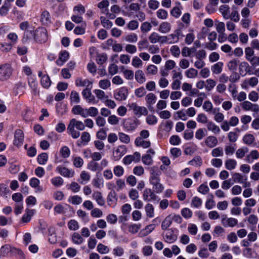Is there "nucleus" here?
I'll list each match as a JSON object with an SVG mask.
<instances>
[{
	"label": "nucleus",
	"instance_id": "nucleus-55",
	"mask_svg": "<svg viewBox=\"0 0 259 259\" xmlns=\"http://www.w3.org/2000/svg\"><path fill=\"white\" fill-rule=\"evenodd\" d=\"M132 65L135 68L141 67L143 65V62L138 56H135L132 61Z\"/></svg>",
	"mask_w": 259,
	"mask_h": 259
},
{
	"label": "nucleus",
	"instance_id": "nucleus-17",
	"mask_svg": "<svg viewBox=\"0 0 259 259\" xmlns=\"http://www.w3.org/2000/svg\"><path fill=\"white\" fill-rule=\"evenodd\" d=\"M57 169L62 176L65 177L71 178L74 175V171L69 169L65 167H58Z\"/></svg>",
	"mask_w": 259,
	"mask_h": 259
},
{
	"label": "nucleus",
	"instance_id": "nucleus-32",
	"mask_svg": "<svg viewBox=\"0 0 259 259\" xmlns=\"http://www.w3.org/2000/svg\"><path fill=\"white\" fill-rule=\"evenodd\" d=\"M149 171L150 174V179L160 178L159 176L161 174V172L158 170V168L157 166H152L150 167Z\"/></svg>",
	"mask_w": 259,
	"mask_h": 259
},
{
	"label": "nucleus",
	"instance_id": "nucleus-23",
	"mask_svg": "<svg viewBox=\"0 0 259 259\" xmlns=\"http://www.w3.org/2000/svg\"><path fill=\"white\" fill-rule=\"evenodd\" d=\"M40 21L43 25H48L51 23V18L50 13L47 11L42 12L41 15Z\"/></svg>",
	"mask_w": 259,
	"mask_h": 259
},
{
	"label": "nucleus",
	"instance_id": "nucleus-28",
	"mask_svg": "<svg viewBox=\"0 0 259 259\" xmlns=\"http://www.w3.org/2000/svg\"><path fill=\"white\" fill-rule=\"evenodd\" d=\"M259 158V153L256 150L251 151L250 154L246 156V160L248 163L252 162L253 160L257 159Z\"/></svg>",
	"mask_w": 259,
	"mask_h": 259
},
{
	"label": "nucleus",
	"instance_id": "nucleus-43",
	"mask_svg": "<svg viewBox=\"0 0 259 259\" xmlns=\"http://www.w3.org/2000/svg\"><path fill=\"white\" fill-rule=\"evenodd\" d=\"M211 154L212 156L214 157L223 156L224 155L223 148L221 147H218L213 149L211 151Z\"/></svg>",
	"mask_w": 259,
	"mask_h": 259
},
{
	"label": "nucleus",
	"instance_id": "nucleus-41",
	"mask_svg": "<svg viewBox=\"0 0 259 259\" xmlns=\"http://www.w3.org/2000/svg\"><path fill=\"white\" fill-rule=\"evenodd\" d=\"M236 165L237 162L233 159H228L225 162V167L229 170L234 169Z\"/></svg>",
	"mask_w": 259,
	"mask_h": 259
},
{
	"label": "nucleus",
	"instance_id": "nucleus-49",
	"mask_svg": "<svg viewBox=\"0 0 259 259\" xmlns=\"http://www.w3.org/2000/svg\"><path fill=\"white\" fill-rule=\"evenodd\" d=\"M239 63V61L236 59L230 60L227 65L228 69L231 71L236 70Z\"/></svg>",
	"mask_w": 259,
	"mask_h": 259
},
{
	"label": "nucleus",
	"instance_id": "nucleus-15",
	"mask_svg": "<svg viewBox=\"0 0 259 259\" xmlns=\"http://www.w3.org/2000/svg\"><path fill=\"white\" fill-rule=\"evenodd\" d=\"M33 40H35V31L26 30L24 33L22 41L24 43H28Z\"/></svg>",
	"mask_w": 259,
	"mask_h": 259
},
{
	"label": "nucleus",
	"instance_id": "nucleus-40",
	"mask_svg": "<svg viewBox=\"0 0 259 259\" xmlns=\"http://www.w3.org/2000/svg\"><path fill=\"white\" fill-rule=\"evenodd\" d=\"M218 110L219 109L214 108L212 113L214 115V119L215 121L221 122L224 120V115L223 113L218 112Z\"/></svg>",
	"mask_w": 259,
	"mask_h": 259
},
{
	"label": "nucleus",
	"instance_id": "nucleus-5",
	"mask_svg": "<svg viewBox=\"0 0 259 259\" xmlns=\"http://www.w3.org/2000/svg\"><path fill=\"white\" fill-rule=\"evenodd\" d=\"M127 152V149L124 145L117 147L113 151L112 158L115 161L119 160Z\"/></svg>",
	"mask_w": 259,
	"mask_h": 259
},
{
	"label": "nucleus",
	"instance_id": "nucleus-12",
	"mask_svg": "<svg viewBox=\"0 0 259 259\" xmlns=\"http://www.w3.org/2000/svg\"><path fill=\"white\" fill-rule=\"evenodd\" d=\"M128 95V90L126 88L123 87L120 89L119 91L114 94V98L118 101H122L126 99Z\"/></svg>",
	"mask_w": 259,
	"mask_h": 259
},
{
	"label": "nucleus",
	"instance_id": "nucleus-3",
	"mask_svg": "<svg viewBox=\"0 0 259 259\" xmlns=\"http://www.w3.org/2000/svg\"><path fill=\"white\" fill-rule=\"evenodd\" d=\"M12 73L11 66L9 64H5L0 65V80L5 81L8 80Z\"/></svg>",
	"mask_w": 259,
	"mask_h": 259
},
{
	"label": "nucleus",
	"instance_id": "nucleus-16",
	"mask_svg": "<svg viewBox=\"0 0 259 259\" xmlns=\"http://www.w3.org/2000/svg\"><path fill=\"white\" fill-rule=\"evenodd\" d=\"M221 222L223 226L225 227H233L236 226L238 223L237 219L233 218H222Z\"/></svg>",
	"mask_w": 259,
	"mask_h": 259
},
{
	"label": "nucleus",
	"instance_id": "nucleus-51",
	"mask_svg": "<svg viewBox=\"0 0 259 259\" xmlns=\"http://www.w3.org/2000/svg\"><path fill=\"white\" fill-rule=\"evenodd\" d=\"M216 81L212 79H207L206 80L205 89L207 91H211L216 85Z\"/></svg>",
	"mask_w": 259,
	"mask_h": 259
},
{
	"label": "nucleus",
	"instance_id": "nucleus-14",
	"mask_svg": "<svg viewBox=\"0 0 259 259\" xmlns=\"http://www.w3.org/2000/svg\"><path fill=\"white\" fill-rule=\"evenodd\" d=\"M77 87H85V88H92L93 82L88 79H83L81 78H77L75 81Z\"/></svg>",
	"mask_w": 259,
	"mask_h": 259
},
{
	"label": "nucleus",
	"instance_id": "nucleus-62",
	"mask_svg": "<svg viewBox=\"0 0 259 259\" xmlns=\"http://www.w3.org/2000/svg\"><path fill=\"white\" fill-rule=\"evenodd\" d=\"M135 94L137 97L142 98L146 95V91L143 87H142L135 90Z\"/></svg>",
	"mask_w": 259,
	"mask_h": 259
},
{
	"label": "nucleus",
	"instance_id": "nucleus-13",
	"mask_svg": "<svg viewBox=\"0 0 259 259\" xmlns=\"http://www.w3.org/2000/svg\"><path fill=\"white\" fill-rule=\"evenodd\" d=\"M72 112L75 115H80L83 118L87 117V109L82 108L80 105H77L72 108Z\"/></svg>",
	"mask_w": 259,
	"mask_h": 259
},
{
	"label": "nucleus",
	"instance_id": "nucleus-47",
	"mask_svg": "<svg viewBox=\"0 0 259 259\" xmlns=\"http://www.w3.org/2000/svg\"><path fill=\"white\" fill-rule=\"evenodd\" d=\"M72 240L76 244H80L83 241V238L77 233H74L72 236Z\"/></svg>",
	"mask_w": 259,
	"mask_h": 259
},
{
	"label": "nucleus",
	"instance_id": "nucleus-29",
	"mask_svg": "<svg viewBox=\"0 0 259 259\" xmlns=\"http://www.w3.org/2000/svg\"><path fill=\"white\" fill-rule=\"evenodd\" d=\"M135 79L140 83H144L146 78L143 71L142 70H137L135 72Z\"/></svg>",
	"mask_w": 259,
	"mask_h": 259
},
{
	"label": "nucleus",
	"instance_id": "nucleus-18",
	"mask_svg": "<svg viewBox=\"0 0 259 259\" xmlns=\"http://www.w3.org/2000/svg\"><path fill=\"white\" fill-rule=\"evenodd\" d=\"M205 144L207 147L212 148L218 145V140L215 137L210 136L206 138Z\"/></svg>",
	"mask_w": 259,
	"mask_h": 259
},
{
	"label": "nucleus",
	"instance_id": "nucleus-36",
	"mask_svg": "<svg viewBox=\"0 0 259 259\" xmlns=\"http://www.w3.org/2000/svg\"><path fill=\"white\" fill-rule=\"evenodd\" d=\"M145 211L147 217L153 218L154 216V208L153 206L150 203H148L145 207Z\"/></svg>",
	"mask_w": 259,
	"mask_h": 259
},
{
	"label": "nucleus",
	"instance_id": "nucleus-10",
	"mask_svg": "<svg viewBox=\"0 0 259 259\" xmlns=\"http://www.w3.org/2000/svg\"><path fill=\"white\" fill-rule=\"evenodd\" d=\"M143 197L144 200L150 201L156 200L157 196L155 194L153 190L147 188L143 192Z\"/></svg>",
	"mask_w": 259,
	"mask_h": 259
},
{
	"label": "nucleus",
	"instance_id": "nucleus-25",
	"mask_svg": "<svg viewBox=\"0 0 259 259\" xmlns=\"http://www.w3.org/2000/svg\"><path fill=\"white\" fill-rule=\"evenodd\" d=\"M90 179L91 176L90 174L83 170L81 171L80 175V179L78 181L80 184L84 185L90 181Z\"/></svg>",
	"mask_w": 259,
	"mask_h": 259
},
{
	"label": "nucleus",
	"instance_id": "nucleus-46",
	"mask_svg": "<svg viewBox=\"0 0 259 259\" xmlns=\"http://www.w3.org/2000/svg\"><path fill=\"white\" fill-rule=\"evenodd\" d=\"M82 198L78 195H74L68 198V201L73 205H78L82 202Z\"/></svg>",
	"mask_w": 259,
	"mask_h": 259
},
{
	"label": "nucleus",
	"instance_id": "nucleus-34",
	"mask_svg": "<svg viewBox=\"0 0 259 259\" xmlns=\"http://www.w3.org/2000/svg\"><path fill=\"white\" fill-rule=\"evenodd\" d=\"M40 82L44 88L48 89L51 85V81L48 75L45 74L42 76Z\"/></svg>",
	"mask_w": 259,
	"mask_h": 259
},
{
	"label": "nucleus",
	"instance_id": "nucleus-48",
	"mask_svg": "<svg viewBox=\"0 0 259 259\" xmlns=\"http://www.w3.org/2000/svg\"><path fill=\"white\" fill-rule=\"evenodd\" d=\"M118 138L121 142L128 144L130 142V137L128 135L122 133H118Z\"/></svg>",
	"mask_w": 259,
	"mask_h": 259
},
{
	"label": "nucleus",
	"instance_id": "nucleus-44",
	"mask_svg": "<svg viewBox=\"0 0 259 259\" xmlns=\"http://www.w3.org/2000/svg\"><path fill=\"white\" fill-rule=\"evenodd\" d=\"M186 76L189 78H194L198 75V71L193 68H189L185 72Z\"/></svg>",
	"mask_w": 259,
	"mask_h": 259
},
{
	"label": "nucleus",
	"instance_id": "nucleus-61",
	"mask_svg": "<svg viewBox=\"0 0 259 259\" xmlns=\"http://www.w3.org/2000/svg\"><path fill=\"white\" fill-rule=\"evenodd\" d=\"M232 21H233L235 22H237L239 21V15L238 11L234 9L233 8L232 11L231 13H230V18Z\"/></svg>",
	"mask_w": 259,
	"mask_h": 259
},
{
	"label": "nucleus",
	"instance_id": "nucleus-19",
	"mask_svg": "<svg viewBox=\"0 0 259 259\" xmlns=\"http://www.w3.org/2000/svg\"><path fill=\"white\" fill-rule=\"evenodd\" d=\"M92 197L99 206H103L105 203V200L102 196V194L100 191H95L93 193Z\"/></svg>",
	"mask_w": 259,
	"mask_h": 259
},
{
	"label": "nucleus",
	"instance_id": "nucleus-63",
	"mask_svg": "<svg viewBox=\"0 0 259 259\" xmlns=\"http://www.w3.org/2000/svg\"><path fill=\"white\" fill-rule=\"evenodd\" d=\"M245 59L248 61L249 60L251 57L254 56V52L253 50L250 47H247L245 49Z\"/></svg>",
	"mask_w": 259,
	"mask_h": 259
},
{
	"label": "nucleus",
	"instance_id": "nucleus-45",
	"mask_svg": "<svg viewBox=\"0 0 259 259\" xmlns=\"http://www.w3.org/2000/svg\"><path fill=\"white\" fill-rule=\"evenodd\" d=\"M195 49L193 48H189L185 47L182 49V55L183 57L190 56L191 54L195 53Z\"/></svg>",
	"mask_w": 259,
	"mask_h": 259
},
{
	"label": "nucleus",
	"instance_id": "nucleus-27",
	"mask_svg": "<svg viewBox=\"0 0 259 259\" xmlns=\"http://www.w3.org/2000/svg\"><path fill=\"white\" fill-rule=\"evenodd\" d=\"M69 57V53L67 51L61 52L60 53L59 59L56 61V63L60 66L67 61Z\"/></svg>",
	"mask_w": 259,
	"mask_h": 259
},
{
	"label": "nucleus",
	"instance_id": "nucleus-7",
	"mask_svg": "<svg viewBox=\"0 0 259 259\" xmlns=\"http://www.w3.org/2000/svg\"><path fill=\"white\" fill-rule=\"evenodd\" d=\"M149 182L151 185L152 186L153 191L155 193L159 194L163 192L164 190V186L160 183V178L155 179H149Z\"/></svg>",
	"mask_w": 259,
	"mask_h": 259
},
{
	"label": "nucleus",
	"instance_id": "nucleus-26",
	"mask_svg": "<svg viewBox=\"0 0 259 259\" xmlns=\"http://www.w3.org/2000/svg\"><path fill=\"white\" fill-rule=\"evenodd\" d=\"M171 30V25L167 22L161 23L159 27L158 31L162 33H167Z\"/></svg>",
	"mask_w": 259,
	"mask_h": 259
},
{
	"label": "nucleus",
	"instance_id": "nucleus-59",
	"mask_svg": "<svg viewBox=\"0 0 259 259\" xmlns=\"http://www.w3.org/2000/svg\"><path fill=\"white\" fill-rule=\"evenodd\" d=\"M203 109L206 112L212 113L214 109L213 105L209 101H205L203 105Z\"/></svg>",
	"mask_w": 259,
	"mask_h": 259
},
{
	"label": "nucleus",
	"instance_id": "nucleus-53",
	"mask_svg": "<svg viewBox=\"0 0 259 259\" xmlns=\"http://www.w3.org/2000/svg\"><path fill=\"white\" fill-rule=\"evenodd\" d=\"M10 7V3L9 2H5L4 5L0 8V14L3 16L7 15Z\"/></svg>",
	"mask_w": 259,
	"mask_h": 259
},
{
	"label": "nucleus",
	"instance_id": "nucleus-8",
	"mask_svg": "<svg viewBox=\"0 0 259 259\" xmlns=\"http://www.w3.org/2000/svg\"><path fill=\"white\" fill-rule=\"evenodd\" d=\"M241 106L245 111H251L257 113L259 111V106L257 104H252L248 101L243 102L241 104Z\"/></svg>",
	"mask_w": 259,
	"mask_h": 259
},
{
	"label": "nucleus",
	"instance_id": "nucleus-54",
	"mask_svg": "<svg viewBox=\"0 0 259 259\" xmlns=\"http://www.w3.org/2000/svg\"><path fill=\"white\" fill-rule=\"evenodd\" d=\"M189 31L190 32L186 35V38L185 39V42L187 45L191 44L195 37L193 30H190Z\"/></svg>",
	"mask_w": 259,
	"mask_h": 259
},
{
	"label": "nucleus",
	"instance_id": "nucleus-38",
	"mask_svg": "<svg viewBox=\"0 0 259 259\" xmlns=\"http://www.w3.org/2000/svg\"><path fill=\"white\" fill-rule=\"evenodd\" d=\"M12 248L8 244L2 246L0 249V258L6 256L10 251H11Z\"/></svg>",
	"mask_w": 259,
	"mask_h": 259
},
{
	"label": "nucleus",
	"instance_id": "nucleus-24",
	"mask_svg": "<svg viewBox=\"0 0 259 259\" xmlns=\"http://www.w3.org/2000/svg\"><path fill=\"white\" fill-rule=\"evenodd\" d=\"M135 144L137 146H141L144 148H148L151 145L149 141H146L142 138H137L135 141Z\"/></svg>",
	"mask_w": 259,
	"mask_h": 259
},
{
	"label": "nucleus",
	"instance_id": "nucleus-6",
	"mask_svg": "<svg viewBox=\"0 0 259 259\" xmlns=\"http://www.w3.org/2000/svg\"><path fill=\"white\" fill-rule=\"evenodd\" d=\"M162 235L164 241L168 243H174L178 238L177 235L175 233V230L172 229L164 231Z\"/></svg>",
	"mask_w": 259,
	"mask_h": 259
},
{
	"label": "nucleus",
	"instance_id": "nucleus-1",
	"mask_svg": "<svg viewBox=\"0 0 259 259\" xmlns=\"http://www.w3.org/2000/svg\"><path fill=\"white\" fill-rule=\"evenodd\" d=\"M94 124L93 120L90 118L85 119L84 123L81 121L72 118L70 120L67 126V132L73 139H77L80 137V133L75 128L79 131H83L85 126L92 128L94 127Z\"/></svg>",
	"mask_w": 259,
	"mask_h": 259
},
{
	"label": "nucleus",
	"instance_id": "nucleus-50",
	"mask_svg": "<svg viewBox=\"0 0 259 259\" xmlns=\"http://www.w3.org/2000/svg\"><path fill=\"white\" fill-rule=\"evenodd\" d=\"M33 210H30V209H27L26 210V213H25L22 218V222L23 223H28L29 222L30 220H31V216L33 214Z\"/></svg>",
	"mask_w": 259,
	"mask_h": 259
},
{
	"label": "nucleus",
	"instance_id": "nucleus-58",
	"mask_svg": "<svg viewBox=\"0 0 259 259\" xmlns=\"http://www.w3.org/2000/svg\"><path fill=\"white\" fill-rule=\"evenodd\" d=\"M111 85V83L109 80L105 79L101 80L99 82V86L100 88L103 90H106L109 88Z\"/></svg>",
	"mask_w": 259,
	"mask_h": 259
},
{
	"label": "nucleus",
	"instance_id": "nucleus-2",
	"mask_svg": "<svg viewBox=\"0 0 259 259\" xmlns=\"http://www.w3.org/2000/svg\"><path fill=\"white\" fill-rule=\"evenodd\" d=\"M48 38V32L45 27L37 28L35 31V41L38 43H45Z\"/></svg>",
	"mask_w": 259,
	"mask_h": 259
},
{
	"label": "nucleus",
	"instance_id": "nucleus-42",
	"mask_svg": "<svg viewBox=\"0 0 259 259\" xmlns=\"http://www.w3.org/2000/svg\"><path fill=\"white\" fill-rule=\"evenodd\" d=\"M255 141V138L252 134H246L243 138V142L248 145H250Z\"/></svg>",
	"mask_w": 259,
	"mask_h": 259
},
{
	"label": "nucleus",
	"instance_id": "nucleus-56",
	"mask_svg": "<svg viewBox=\"0 0 259 259\" xmlns=\"http://www.w3.org/2000/svg\"><path fill=\"white\" fill-rule=\"evenodd\" d=\"M48 159V154L46 153H42L37 157V161L39 164L44 165L46 164Z\"/></svg>",
	"mask_w": 259,
	"mask_h": 259
},
{
	"label": "nucleus",
	"instance_id": "nucleus-52",
	"mask_svg": "<svg viewBox=\"0 0 259 259\" xmlns=\"http://www.w3.org/2000/svg\"><path fill=\"white\" fill-rule=\"evenodd\" d=\"M248 151L246 147L241 148L238 149L236 152V155L237 158L241 159L244 157L246 153Z\"/></svg>",
	"mask_w": 259,
	"mask_h": 259
},
{
	"label": "nucleus",
	"instance_id": "nucleus-31",
	"mask_svg": "<svg viewBox=\"0 0 259 259\" xmlns=\"http://www.w3.org/2000/svg\"><path fill=\"white\" fill-rule=\"evenodd\" d=\"M223 63L221 62H219L214 64L211 67V71L213 74H220L223 69Z\"/></svg>",
	"mask_w": 259,
	"mask_h": 259
},
{
	"label": "nucleus",
	"instance_id": "nucleus-64",
	"mask_svg": "<svg viewBox=\"0 0 259 259\" xmlns=\"http://www.w3.org/2000/svg\"><path fill=\"white\" fill-rule=\"evenodd\" d=\"M206 131L204 128H199L195 133V137L197 139L200 140L206 136Z\"/></svg>",
	"mask_w": 259,
	"mask_h": 259
},
{
	"label": "nucleus",
	"instance_id": "nucleus-33",
	"mask_svg": "<svg viewBox=\"0 0 259 259\" xmlns=\"http://www.w3.org/2000/svg\"><path fill=\"white\" fill-rule=\"evenodd\" d=\"M206 126L208 130L211 131L214 134H218L221 131L219 126L215 124L212 121L208 122Z\"/></svg>",
	"mask_w": 259,
	"mask_h": 259
},
{
	"label": "nucleus",
	"instance_id": "nucleus-20",
	"mask_svg": "<svg viewBox=\"0 0 259 259\" xmlns=\"http://www.w3.org/2000/svg\"><path fill=\"white\" fill-rule=\"evenodd\" d=\"M145 99L147 106L150 109L156 102V96L153 93H150L146 95Z\"/></svg>",
	"mask_w": 259,
	"mask_h": 259
},
{
	"label": "nucleus",
	"instance_id": "nucleus-35",
	"mask_svg": "<svg viewBox=\"0 0 259 259\" xmlns=\"http://www.w3.org/2000/svg\"><path fill=\"white\" fill-rule=\"evenodd\" d=\"M70 99L71 103L74 104L79 103L80 100L79 94L75 91H71Z\"/></svg>",
	"mask_w": 259,
	"mask_h": 259
},
{
	"label": "nucleus",
	"instance_id": "nucleus-4",
	"mask_svg": "<svg viewBox=\"0 0 259 259\" xmlns=\"http://www.w3.org/2000/svg\"><path fill=\"white\" fill-rule=\"evenodd\" d=\"M130 109L133 110L134 113L138 116L146 115L148 114V110L146 107L139 106L136 103H133L129 105Z\"/></svg>",
	"mask_w": 259,
	"mask_h": 259
},
{
	"label": "nucleus",
	"instance_id": "nucleus-39",
	"mask_svg": "<svg viewBox=\"0 0 259 259\" xmlns=\"http://www.w3.org/2000/svg\"><path fill=\"white\" fill-rule=\"evenodd\" d=\"M93 185L98 189H100L103 187L104 181L101 178L96 177L92 181Z\"/></svg>",
	"mask_w": 259,
	"mask_h": 259
},
{
	"label": "nucleus",
	"instance_id": "nucleus-37",
	"mask_svg": "<svg viewBox=\"0 0 259 259\" xmlns=\"http://www.w3.org/2000/svg\"><path fill=\"white\" fill-rule=\"evenodd\" d=\"M88 168L91 171H96L97 170H101V168L100 165L96 161L92 160L88 164Z\"/></svg>",
	"mask_w": 259,
	"mask_h": 259
},
{
	"label": "nucleus",
	"instance_id": "nucleus-60",
	"mask_svg": "<svg viewBox=\"0 0 259 259\" xmlns=\"http://www.w3.org/2000/svg\"><path fill=\"white\" fill-rule=\"evenodd\" d=\"M11 252L16 255L19 259H25V255L22 250L18 248L13 247Z\"/></svg>",
	"mask_w": 259,
	"mask_h": 259
},
{
	"label": "nucleus",
	"instance_id": "nucleus-9",
	"mask_svg": "<svg viewBox=\"0 0 259 259\" xmlns=\"http://www.w3.org/2000/svg\"><path fill=\"white\" fill-rule=\"evenodd\" d=\"M24 141V134L22 130H16L14 134V144L18 147L22 146Z\"/></svg>",
	"mask_w": 259,
	"mask_h": 259
},
{
	"label": "nucleus",
	"instance_id": "nucleus-22",
	"mask_svg": "<svg viewBox=\"0 0 259 259\" xmlns=\"http://www.w3.org/2000/svg\"><path fill=\"white\" fill-rule=\"evenodd\" d=\"M155 226L154 224H151L147 226L145 229L140 231L139 235L140 237H143L147 236L155 229Z\"/></svg>",
	"mask_w": 259,
	"mask_h": 259
},
{
	"label": "nucleus",
	"instance_id": "nucleus-30",
	"mask_svg": "<svg viewBox=\"0 0 259 259\" xmlns=\"http://www.w3.org/2000/svg\"><path fill=\"white\" fill-rule=\"evenodd\" d=\"M171 215H169L167 216L162 222V230L164 231L168 230V228L171 225Z\"/></svg>",
	"mask_w": 259,
	"mask_h": 259
},
{
	"label": "nucleus",
	"instance_id": "nucleus-21",
	"mask_svg": "<svg viewBox=\"0 0 259 259\" xmlns=\"http://www.w3.org/2000/svg\"><path fill=\"white\" fill-rule=\"evenodd\" d=\"M219 12L225 19L230 18V7L226 5H222L219 8Z\"/></svg>",
	"mask_w": 259,
	"mask_h": 259
},
{
	"label": "nucleus",
	"instance_id": "nucleus-11",
	"mask_svg": "<svg viewBox=\"0 0 259 259\" xmlns=\"http://www.w3.org/2000/svg\"><path fill=\"white\" fill-rule=\"evenodd\" d=\"M91 89L92 88L84 89L82 92V95L88 103H96L95 98L92 94Z\"/></svg>",
	"mask_w": 259,
	"mask_h": 259
},
{
	"label": "nucleus",
	"instance_id": "nucleus-57",
	"mask_svg": "<svg viewBox=\"0 0 259 259\" xmlns=\"http://www.w3.org/2000/svg\"><path fill=\"white\" fill-rule=\"evenodd\" d=\"M147 74L151 75H155L158 72L157 67L153 64L149 65L146 69Z\"/></svg>",
	"mask_w": 259,
	"mask_h": 259
}]
</instances>
